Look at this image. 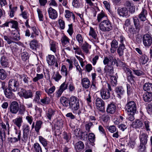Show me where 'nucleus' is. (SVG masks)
Segmentation results:
<instances>
[{
	"label": "nucleus",
	"mask_w": 152,
	"mask_h": 152,
	"mask_svg": "<svg viewBox=\"0 0 152 152\" xmlns=\"http://www.w3.org/2000/svg\"><path fill=\"white\" fill-rule=\"evenodd\" d=\"M104 65H106L104 67V71L107 77H110L114 74V68L113 66L115 65L118 66V62L116 59L112 56L105 57L103 61Z\"/></svg>",
	"instance_id": "obj_1"
},
{
	"label": "nucleus",
	"mask_w": 152,
	"mask_h": 152,
	"mask_svg": "<svg viewBox=\"0 0 152 152\" xmlns=\"http://www.w3.org/2000/svg\"><path fill=\"white\" fill-rule=\"evenodd\" d=\"M99 28L102 31L108 32L113 29V26L110 20L107 18L100 23Z\"/></svg>",
	"instance_id": "obj_2"
},
{
	"label": "nucleus",
	"mask_w": 152,
	"mask_h": 152,
	"mask_svg": "<svg viewBox=\"0 0 152 152\" xmlns=\"http://www.w3.org/2000/svg\"><path fill=\"white\" fill-rule=\"evenodd\" d=\"M10 126L9 123L6 121V124L2 122L0 123V137L2 140H5L6 139V133L7 132L9 134Z\"/></svg>",
	"instance_id": "obj_3"
},
{
	"label": "nucleus",
	"mask_w": 152,
	"mask_h": 152,
	"mask_svg": "<svg viewBox=\"0 0 152 152\" xmlns=\"http://www.w3.org/2000/svg\"><path fill=\"white\" fill-rule=\"evenodd\" d=\"M69 108L74 113L80 108L79 99L74 96H72L69 98Z\"/></svg>",
	"instance_id": "obj_4"
},
{
	"label": "nucleus",
	"mask_w": 152,
	"mask_h": 152,
	"mask_svg": "<svg viewBox=\"0 0 152 152\" xmlns=\"http://www.w3.org/2000/svg\"><path fill=\"white\" fill-rule=\"evenodd\" d=\"M18 79L16 80L14 79L10 80L8 83V88L12 90L13 91L15 92L17 91L19 87V84L18 79H21L22 78V76L19 74H17L16 75Z\"/></svg>",
	"instance_id": "obj_5"
},
{
	"label": "nucleus",
	"mask_w": 152,
	"mask_h": 152,
	"mask_svg": "<svg viewBox=\"0 0 152 152\" xmlns=\"http://www.w3.org/2000/svg\"><path fill=\"white\" fill-rule=\"evenodd\" d=\"M125 110L128 114H134L137 111V105L135 102L131 101L127 102L125 106Z\"/></svg>",
	"instance_id": "obj_6"
},
{
	"label": "nucleus",
	"mask_w": 152,
	"mask_h": 152,
	"mask_svg": "<svg viewBox=\"0 0 152 152\" xmlns=\"http://www.w3.org/2000/svg\"><path fill=\"white\" fill-rule=\"evenodd\" d=\"M18 94L20 97L27 99L31 98L33 96V94L30 90L26 91L23 88H21L20 91L18 93Z\"/></svg>",
	"instance_id": "obj_7"
},
{
	"label": "nucleus",
	"mask_w": 152,
	"mask_h": 152,
	"mask_svg": "<svg viewBox=\"0 0 152 152\" xmlns=\"http://www.w3.org/2000/svg\"><path fill=\"white\" fill-rule=\"evenodd\" d=\"M23 135L21 138V140L26 142L27 140L30 131V128L29 126L24 124L22 126Z\"/></svg>",
	"instance_id": "obj_8"
},
{
	"label": "nucleus",
	"mask_w": 152,
	"mask_h": 152,
	"mask_svg": "<svg viewBox=\"0 0 152 152\" xmlns=\"http://www.w3.org/2000/svg\"><path fill=\"white\" fill-rule=\"evenodd\" d=\"M19 105L18 103L14 101L12 102L10 104L9 109L10 112L12 114H16L19 110Z\"/></svg>",
	"instance_id": "obj_9"
},
{
	"label": "nucleus",
	"mask_w": 152,
	"mask_h": 152,
	"mask_svg": "<svg viewBox=\"0 0 152 152\" xmlns=\"http://www.w3.org/2000/svg\"><path fill=\"white\" fill-rule=\"evenodd\" d=\"M96 108L100 111L104 112L105 111V103L101 98H98L96 100Z\"/></svg>",
	"instance_id": "obj_10"
},
{
	"label": "nucleus",
	"mask_w": 152,
	"mask_h": 152,
	"mask_svg": "<svg viewBox=\"0 0 152 152\" xmlns=\"http://www.w3.org/2000/svg\"><path fill=\"white\" fill-rule=\"evenodd\" d=\"M142 41L145 47H149L152 43V38L149 34H145L143 37Z\"/></svg>",
	"instance_id": "obj_11"
},
{
	"label": "nucleus",
	"mask_w": 152,
	"mask_h": 152,
	"mask_svg": "<svg viewBox=\"0 0 152 152\" xmlns=\"http://www.w3.org/2000/svg\"><path fill=\"white\" fill-rule=\"evenodd\" d=\"M139 138L140 141V145H146L147 143L148 138L147 134L140 132Z\"/></svg>",
	"instance_id": "obj_12"
},
{
	"label": "nucleus",
	"mask_w": 152,
	"mask_h": 152,
	"mask_svg": "<svg viewBox=\"0 0 152 152\" xmlns=\"http://www.w3.org/2000/svg\"><path fill=\"white\" fill-rule=\"evenodd\" d=\"M21 134L20 131H18L16 130L15 132V134L14 135V137L10 138V141L11 143H15L20 141L21 140Z\"/></svg>",
	"instance_id": "obj_13"
},
{
	"label": "nucleus",
	"mask_w": 152,
	"mask_h": 152,
	"mask_svg": "<svg viewBox=\"0 0 152 152\" xmlns=\"http://www.w3.org/2000/svg\"><path fill=\"white\" fill-rule=\"evenodd\" d=\"M64 15L67 20L75 22V17L74 14L69 10H66L65 11Z\"/></svg>",
	"instance_id": "obj_14"
},
{
	"label": "nucleus",
	"mask_w": 152,
	"mask_h": 152,
	"mask_svg": "<svg viewBox=\"0 0 152 152\" xmlns=\"http://www.w3.org/2000/svg\"><path fill=\"white\" fill-rule=\"evenodd\" d=\"M48 12L49 18L52 19H55L58 17V13L56 11L51 7L48 9Z\"/></svg>",
	"instance_id": "obj_15"
},
{
	"label": "nucleus",
	"mask_w": 152,
	"mask_h": 152,
	"mask_svg": "<svg viewBox=\"0 0 152 152\" xmlns=\"http://www.w3.org/2000/svg\"><path fill=\"white\" fill-rule=\"evenodd\" d=\"M101 96L103 99H107L110 97V92L107 89L102 88L100 90Z\"/></svg>",
	"instance_id": "obj_16"
},
{
	"label": "nucleus",
	"mask_w": 152,
	"mask_h": 152,
	"mask_svg": "<svg viewBox=\"0 0 152 152\" xmlns=\"http://www.w3.org/2000/svg\"><path fill=\"white\" fill-rule=\"evenodd\" d=\"M110 51L111 53H114L116 51L117 48L118 47V43L117 40L113 39L110 43Z\"/></svg>",
	"instance_id": "obj_17"
},
{
	"label": "nucleus",
	"mask_w": 152,
	"mask_h": 152,
	"mask_svg": "<svg viewBox=\"0 0 152 152\" xmlns=\"http://www.w3.org/2000/svg\"><path fill=\"white\" fill-rule=\"evenodd\" d=\"M115 92L117 94V97L119 99H121L122 96L125 93V91L123 87L118 86L115 88Z\"/></svg>",
	"instance_id": "obj_18"
},
{
	"label": "nucleus",
	"mask_w": 152,
	"mask_h": 152,
	"mask_svg": "<svg viewBox=\"0 0 152 152\" xmlns=\"http://www.w3.org/2000/svg\"><path fill=\"white\" fill-rule=\"evenodd\" d=\"M81 84L83 88L88 89L91 85V82L87 77H85L81 79Z\"/></svg>",
	"instance_id": "obj_19"
},
{
	"label": "nucleus",
	"mask_w": 152,
	"mask_h": 152,
	"mask_svg": "<svg viewBox=\"0 0 152 152\" xmlns=\"http://www.w3.org/2000/svg\"><path fill=\"white\" fill-rule=\"evenodd\" d=\"M117 11L118 14L121 16L126 17L128 15V10L126 7L118 8Z\"/></svg>",
	"instance_id": "obj_20"
},
{
	"label": "nucleus",
	"mask_w": 152,
	"mask_h": 152,
	"mask_svg": "<svg viewBox=\"0 0 152 152\" xmlns=\"http://www.w3.org/2000/svg\"><path fill=\"white\" fill-rule=\"evenodd\" d=\"M46 60L49 65H53L56 62V58L55 56L51 55H49L46 57Z\"/></svg>",
	"instance_id": "obj_21"
},
{
	"label": "nucleus",
	"mask_w": 152,
	"mask_h": 152,
	"mask_svg": "<svg viewBox=\"0 0 152 152\" xmlns=\"http://www.w3.org/2000/svg\"><path fill=\"white\" fill-rule=\"evenodd\" d=\"M138 61L140 64H144L148 61V58L147 56L145 54L142 55H139Z\"/></svg>",
	"instance_id": "obj_22"
},
{
	"label": "nucleus",
	"mask_w": 152,
	"mask_h": 152,
	"mask_svg": "<svg viewBox=\"0 0 152 152\" xmlns=\"http://www.w3.org/2000/svg\"><path fill=\"white\" fill-rule=\"evenodd\" d=\"M116 109L115 104L113 103H111L108 105L106 111L108 113L113 114L115 112Z\"/></svg>",
	"instance_id": "obj_23"
},
{
	"label": "nucleus",
	"mask_w": 152,
	"mask_h": 152,
	"mask_svg": "<svg viewBox=\"0 0 152 152\" xmlns=\"http://www.w3.org/2000/svg\"><path fill=\"white\" fill-rule=\"evenodd\" d=\"M143 122L139 120L133 121L131 124L132 126L135 128H140L144 127Z\"/></svg>",
	"instance_id": "obj_24"
},
{
	"label": "nucleus",
	"mask_w": 152,
	"mask_h": 152,
	"mask_svg": "<svg viewBox=\"0 0 152 152\" xmlns=\"http://www.w3.org/2000/svg\"><path fill=\"white\" fill-rule=\"evenodd\" d=\"M12 90L8 88L5 89L4 92L6 97L8 99H11L15 97V94L12 92Z\"/></svg>",
	"instance_id": "obj_25"
},
{
	"label": "nucleus",
	"mask_w": 152,
	"mask_h": 152,
	"mask_svg": "<svg viewBox=\"0 0 152 152\" xmlns=\"http://www.w3.org/2000/svg\"><path fill=\"white\" fill-rule=\"evenodd\" d=\"M58 44L54 41L51 40L50 42V50L55 53L58 48Z\"/></svg>",
	"instance_id": "obj_26"
},
{
	"label": "nucleus",
	"mask_w": 152,
	"mask_h": 152,
	"mask_svg": "<svg viewBox=\"0 0 152 152\" xmlns=\"http://www.w3.org/2000/svg\"><path fill=\"white\" fill-rule=\"evenodd\" d=\"M0 63L3 67H7L9 64L8 60L5 55L1 56L0 59Z\"/></svg>",
	"instance_id": "obj_27"
},
{
	"label": "nucleus",
	"mask_w": 152,
	"mask_h": 152,
	"mask_svg": "<svg viewBox=\"0 0 152 152\" xmlns=\"http://www.w3.org/2000/svg\"><path fill=\"white\" fill-rule=\"evenodd\" d=\"M13 122L14 124L19 129L21 126L22 123L23 122V117L22 116H18L13 120Z\"/></svg>",
	"instance_id": "obj_28"
},
{
	"label": "nucleus",
	"mask_w": 152,
	"mask_h": 152,
	"mask_svg": "<svg viewBox=\"0 0 152 152\" xmlns=\"http://www.w3.org/2000/svg\"><path fill=\"white\" fill-rule=\"evenodd\" d=\"M81 48L83 52L86 53H89V49L91 48V46L86 42H85L82 45H81Z\"/></svg>",
	"instance_id": "obj_29"
},
{
	"label": "nucleus",
	"mask_w": 152,
	"mask_h": 152,
	"mask_svg": "<svg viewBox=\"0 0 152 152\" xmlns=\"http://www.w3.org/2000/svg\"><path fill=\"white\" fill-rule=\"evenodd\" d=\"M143 89L146 92L152 94V84L149 83H145L143 86Z\"/></svg>",
	"instance_id": "obj_30"
},
{
	"label": "nucleus",
	"mask_w": 152,
	"mask_h": 152,
	"mask_svg": "<svg viewBox=\"0 0 152 152\" xmlns=\"http://www.w3.org/2000/svg\"><path fill=\"white\" fill-rule=\"evenodd\" d=\"M133 20L135 27L137 29L136 31H139L141 27L139 20L138 18L136 17H133Z\"/></svg>",
	"instance_id": "obj_31"
},
{
	"label": "nucleus",
	"mask_w": 152,
	"mask_h": 152,
	"mask_svg": "<svg viewBox=\"0 0 152 152\" xmlns=\"http://www.w3.org/2000/svg\"><path fill=\"white\" fill-rule=\"evenodd\" d=\"M143 98L145 102H149L152 100V94L145 92L143 95Z\"/></svg>",
	"instance_id": "obj_32"
},
{
	"label": "nucleus",
	"mask_w": 152,
	"mask_h": 152,
	"mask_svg": "<svg viewBox=\"0 0 152 152\" xmlns=\"http://www.w3.org/2000/svg\"><path fill=\"white\" fill-rule=\"evenodd\" d=\"M148 12L146 10L143 9L140 13L139 15V18L142 21H145L146 19V15Z\"/></svg>",
	"instance_id": "obj_33"
},
{
	"label": "nucleus",
	"mask_w": 152,
	"mask_h": 152,
	"mask_svg": "<svg viewBox=\"0 0 152 152\" xmlns=\"http://www.w3.org/2000/svg\"><path fill=\"white\" fill-rule=\"evenodd\" d=\"M60 101L64 106L67 107L69 106V99L64 96H62L60 99Z\"/></svg>",
	"instance_id": "obj_34"
},
{
	"label": "nucleus",
	"mask_w": 152,
	"mask_h": 152,
	"mask_svg": "<svg viewBox=\"0 0 152 152\" xmlns=\"http://www.w3.org/2000/svg\"><path fill=\"white\" fill-rule=\"evenodd\" d=\"M33 152H42V147L37 142L34 143L32 147Z\"/></svg>",
	"instance_id": "obj_35"
},
{
	"label": "nucleus",
	"mask_w": 152,
	"mask_h": 152,
	"mask_svg": "<svg viewBox=\"0 0 152 152\" xmlns=\"http://www.w3.org/2000/svg\"><path fill=\"white\" fill-rule=\"evenodd\" d=\"M30 48L33 51H36L38 48V45L37 41L35 39H33L30 43Z\"/></svg>",
	"instance_id": "obj_36"
},
{
	"label": "nucleus",
	"mask_w": 152,
	"mask_h": 152,
	"mask_svg": "<svg viewBox=\"0 0 152 152\" xmlns=\"http://www.w3.org/2000/svg\"><path fill=\"white\" fill-rule=\"evenodd\" d=\"M67 86L70 93H72L75 91V85L72 80H69L67 82Z\"/></svg>",
	"instance_id": "obj_37"
},
{
	"label": "nucleus",
	"mask_w": 152,
	"mask_h": 152,
	"mask_svg": "<svg viewBox=\"0 0 152 152\" xmlns=\"http://www.w3.org/2000/svg\"><path fill=\"white\" fill-rule=\"evenodd\" d=\"M39 140L40 142L45 148L48 146V141L42 136H39Z\"/></svg>",
	"instance_id": "obj_38"
},
{
	"label": "nucleus",
	"mask_w": 152,
	"mask_h": 152,
	"mask_svg": "<svg viewBox=\"0 0 152 152\" xmlns=\"http://www.w3.org/2000/svg\"><path fill=\"white\" fill-rule=\"evenodd\" d=\"M62 76L61 75L58 71L56 72H54V74L52 77V79H53L55 81L58 82L62 78Z\"/></svg>",
	"instance_id": "obj_39"
},
{
	"label": "nucleus",
	"mask_w": 152,
	"mask_h": 152,
	"mask_svg": "<svg viewBox=\"0 0 152 152\" xmlns=\"http://www.w3.org/2000/svg\"><path fill=\"white\" fill-rule=\"evenodd\" d=\"M126 49L125 46L119 45V46L117 48V53L119 56H122L124 54V51Z\"/></svg>",
	"instance_id": "obj_40"
},
{
	"label": "nucleus",
	"mask_w": 152,
	"mask_h": 152,
	"mask_svg": "<svg viewBox=\"0 0 152 152\" xmlns=\"http://www.w3.org/2000/svg\"><path fill=\"white\" fill-rule=\"evenodd\" d=\"M21 56L22 60L25 61L28 60L29 58L28 53L26 52V49H24L21 51Z\"/></svg>",
	"instance_id": "obj_41"
},
{
	"label": "nucleus",
	"mask_w": 152,
	"mask_h": 152,
	"mask_svg": "<svg viewBox=\"0 0 152 152\" xmlns=\"http://www.w3.org/2000/svg\"><path fill=\"white\" fill-rule=\"evenodd\" d=\"M61 41L62 45L64 46H65L69 43V39L65 35H64L62 37Z\"/></svg>",
	"instance_id": "obj_42"
},
{
	"label": "nucleus",
	"mask_w": 152,
	"mask_h": 152,
	"mask_svg": "<svg viewBox=\"0 0 152 152\" xmlns=\"http://www.w3.org/2000/svg\"><path fill=\"white\" fill-rule=\"evenodd\" d=\"M55 111L52 109H49L46 113V116L49 120H50L51 118L54 115Z\"/></svg>",
	"instance_id": "obj_43"
},
{
	"label": "nucleus",
	"mask_w": 152,
	"mask_h": 152,
	"mask_svg": "<svg viewBox=\"0 0 152 152\" xmlns=\"http://www.w3.org/2000/svg\"><path fill=\"white\" fill-rule=\"evenodd\" d=\"M88 140L91 143V144L93 145L94 144V142L95 141V135L93 133H89L88 135Z\"/></svg>",
	"instance_id": "obj_44"
},
{
	"label": "nucleus",
	"mask_w": 152,
	"mask_h": 152,
	"mask_svg": "<svg viewBox=\"0 0 152 152\" xmlns=\"http://www.w3.org/2000/svg\"><path fill=\"white\" fill-rule=\"evenodd\" d=\"M106 15L104 12L103 11H102L98 15L97 18L98 21L100 22L104 18H105V19H107V18Z\"/></svg>",
	"instance_id": "obj_45"
},
{
	"label": "nucleus",
	"mask_w": 152,
	"mask_h": 152,
	"mask_svg": "<svg viewBox=\"0 0 152 152\" xmlns=\"http://www.w3.org/2000/svg\"><path fill=\"white\" fill-rule=\"evenodd\" d=\"M61 71L62 75L65 76L66 77L67 76L68 71L65 65H63L62 66Z\"/></svg>",
	"instance_id": "obj_46"
},
{
	"label": "nucleus",
	"mask_w": 152,
	"mask_h": 152,
	"mask_svg": "<svg viewBox=\"0 0 152 152\" xmlns=\"http://www.w3.org/2000/svg\"><path fill=\"white\" fill-rule=\"evenodd\" d=\"M101 118L103 122H107L110 120V115L107 113H104L101 116Z\"/></svg>",
	"instance_id": "obj_47"
},
{
	"label": "nucleus",
	"mask_w": 152,
	"mask_h": 152,
	"mask_svg": "<svg viewBox=\"0 0 152 152\" xmlns=\"http://www.w3.org/2000/svg\"><path fill=\"white\" fill-rule=\"evenodd\" d=\"M125 31H127L128 33H138L139 31H137V29L134 28L133 26H130L128 28L127 27V30H125Z\"/></svg>",
	"instance_id": "obj_48"
},
{
	"label": "nucleus",
	"mask_w": 152,
	"mask_h": 152,
	"mask_svg": "<svg viewBox=\"0 0 152 152\" xmlns=\"http://www.w3.org/2000/svg\"><path fill=\"white\" fill-rule=\"evenodd\" d=\"M44 77L43 74H38L36 75V76L33 78V81L34 82H36L39 80L42 79Z\"/></svg>",
	"instance_id": "obj_49"
},
{
	"label": "nucleus",
	"mask_w": 152,
	"mask_h": 152,
	"mask_svg": "<svg viewBox=\"0 0 152 152\" xmlns=\"http://www.w3.org/2000/svg\"><path fill=\"white\" fill-rule=\"evenodd\" d=\"M84 145L83 142L81 141H79L76 144L75 146V148L76 149H82L84 148Z\"/></svg>",
	"instance_id": "obj_50"
},
{
	"label": "nucleus",
	"mask_w": 152,
	"mask_h": 152,
	"mask_svg": "<svg viewBox=\"0 0 152 152\" xmlns=\"http://www.w3.org/2000/svg\"><path fill=\"white\" fill-rule=\"evenodd\" d=\"M76 41L78 42L79 45H82L83 42V38L82 35L80 34H78L76 36Z\"/></svg>",
	"instance_id": "obj_51"
},
{
	"label": "nucleus",
	"mask_w": 152,
	"mask_h": 152,
	"mask_svg": "<svg viewBox=\"0 0 152 152\" xmlns=\"http://www.w3.org/2000/svg\"><path fill=\"white\" fill-rule=\"evenodd\" d=\"M42 92L39 91H37L36 92L35 98L34 99V101L36 102H38L40 99V97L41 96Z\"/></svg>",
	"instance_id": "obj_52"
},
{
	"label": "nucleus",
	"mask_w": 152,
	"mask_h": 152,
	"mask_svg": "<svg viewBox=\"0 0 152 152\" xmlns=\"http://www.w3.org/2000/svg\"><path fill=\"white\" fill-rule=\"evenodd\" d=\"M7 76L5 71L3 69H0V79L4 80L6 78Z\"/></svg>",
	"instance_id": "obj_53"
},
{
	"label": "nucleus",
	"mask_w": 152,
	"mask_h": 152,
	"mask_svg": "<svg viewBox=\"0 0 152 152\" xmlns=\"http://www.w3.org/2000/svg\"><path fill=\"white\" fill-rule=\"evenodd\" d=\"M109 77L110 78V82L112 85L113 86H115L117 83V79L116 77L113 75Z\"/></svg>",
	"instance_id": "obj_54"
},
{
	"label": "nucleus",
	"mask_w": 152,
	"mask_h": 152,
	"mask_svg": "<svg viewBox=\"0 0 152 152\" xmlns=\"http://www.w3.org/2000/svg\"><path fill=\"white\" fill-rule=\"evenodd\" d=\"M120 44L119 45L126 46V42L125 38L123 36H121L119 37Z\"/></svg>",
	"instance_id": "obj_55"
},
{
	"label": "nucleus",
	"mask_w": 152,
	"mask_h": 152,
	"mask_svg": "<svg viewBox=\"0 0 152 152\" xmlns=\"http://www.w3.org/2000/svg\"><path fill=\"white\" fill-rule=\"evenodd\" d=\"M73 50H75V53L79 55H81L83 56H84V55L82 51L79 47L76 46V47H73Z\"/></svg>",
	"instance_id": "obj_56"
},
{
	"label": "nucleus",
	"mask_w": 152,
	"mask_h": 152,
	"mask_svg": "<svg viewBox=\"0 0 152 152\" xmlns=\"http://www.w3.org/2000/svg\"><path fill=\"white\" fill-rule=\"evenodd\" d=\"M40 102L44 105L49 104L50 102V99L48 97H44L43 99H41Z\"/></svg>",
	"instance_id": "obj_57"
},
{
	"label": "nucleus",
	"mask_w": 152,
	"mask_h": 152,
	"mask_svg": "<svg viewBox=\"0 0 152 152\" xmlns=\"http://www.w3.org/2000/svg\"><path fill=\"white\" fill-rule=\"evenodd\" d=\"M11 5L9 6L10 10V17L12 18L14 16V13L17 10V7H15L11 8Z\"/></svg>",
	"instance_id": "obj_58"
},
{
	"label": "nucleus",
	"mask_w": 152,
	"mask_h": 152,
	"mask_svg": "<svg viewBox=\"0 0 152 152\" xmlns=\"http://www.w3.org/2000/svg\"><path fill=\"white\" fill-rule=\"evenodd\" d=\"M134 73L138 76H142L144 75V73L141 70L133 69Z\"/></svg>",
	"instance_id": "obj_59"
},
{
	"label": "nucleus",
	"mask_w": 152,
	"mask_h": 152,
	"mask_svg": "<svg viewBox=\"0 0 152 152\" xmlns=\"http://www.w3.org/2000/svg\"><path fill=\"white\" fill-rule=\"evenodd\" d=\"M37 12L38 14L39 20L40 21H43L44 19L42 12L38 8L37 9Z\"/></svg>",
	"instance_id": "obj_60"
},
{
	"label": "nucleus",
	"mask_w": 152,
	"mask_h": 152,
	"mask_svg": "<svg viewBox=\"0 0 152 152\" xmlns=\"http://www.w3.org/2000/svg\"><path fill=\"white\" fill-rule=\"evenodd\" d=\"M123 69L126 73L127 77L128 76L133 75L132 74V71L129 68L123 66Z\"/></svg>",
	"instance_id": "obj_61"
},
{
	"label": "nucleus",
	"mask_w": 152,
	"mask_h": 152,
	"mask_svg": "<svg viewBox=\"0 0 152 152\" xmlns=\"http://www.w3.org/2000/svg\"><path fill=\"white\" fill-rule=\"evenodd\" d=\"M89 34L94 39L96 38V34L94 29L91 27H90Z\"/></svg>",
	"instance_id": "obj_62"
},
{
	"label": "nucleus",
	"mask_w": 152,
	"mask_h": 152,
	"mask_svg": "<svg viewBox=\"0 0 152 152\" xmlns=\"http://www.w3.org/2000/svg\"><path fill=\"white\" fill-rule=\"evenodd\" d=\"M138 152H146V145H140L138 147Z\"/></svg>",
	"instance_id": "obj_63"
},
{
	"label": "nucleus",
	"mask_w": 152,
	"mask_h": 152,
	"mask_svg": "<svg viewBox=\"0 0 152 152\" xmlns=\"http://www.w3.org/2000/svg\"><path fill=\"white\" fill-rule=\"evenodd\" d=\"M55 89V87L53 86L50 88L49 89H45V92L47 93L48 95H50V94H52L54 92Z\"/></svg>",
	"instance_id": "obj_64"
}]
</instances>
